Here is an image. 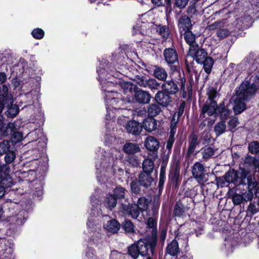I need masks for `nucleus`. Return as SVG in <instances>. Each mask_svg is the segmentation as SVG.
Segmentation results:
<instances>
[{
  "label": "nucleus",
  "instance_id": "1",
  "mask_svg": "<svg viewBox=\"0 0 259 259\" xmlns=\"http://www.w3.org/2000/svg\"><path fill=\"white\" fill-rule=\"evenodd\" d=\"M258 88L255 83L250 80L242 82L235 91L236 98L234 100L233 110L235 115L242 113L247 109L245 101H248L255 95Z\"/></svg>",
  "mask_w": 259,
  "mask_h": 259
},
{
  "label": "nucleus",
  "instance_id": "2",
  "mask_svg": "<svg viewBox=\"0 0 259 259\" xmlns=\"http://www.w3.org/2000/svg\"><path fill=\"white\" fill-rule=\"evenodd\" d=\"M156 247L141 238L127 247V254L133 259H153Z\"/></svg>",
  "mask_w": 259,
  "mask_h": 259
},
{
  "label": "nucleus",
  "instance_id": "3",
  "mask_svg": "<svg viewBox=\"0 0 259 259\" xmlns=\"http://www.w3.org/2000/svg\"><path fill=\"white\" fill-rule=\"evenodd\" d=\"M13 103V96L9 87L6 84L0 86V115H2L3 111L6 108L5 115L8 117H15L19 112V108Z\"/></svg>",
  "mask_w": 259,
  "mask_h": 259
},
{
  "label": "nucleus",
  "instance_id": "4",
  "mask_svg": "<svg viewBox=\"0 0 259 259\" xmlns=\"http://www.w3.org/2000/svg\"><path fill=\"white\" fill-rule=\"evenodd\" d=\"M189 54L196 63L203 65L204 71L207 74L205 77L206 81L208 78V75L211 72L214 63L213 59L208 56L206 51L198 44H195L194 46L191 47V49H189Z\"/></svg>",
  "mask_w": 259,
  "mask_h": 259
},
{
  "label": "nucleus",
  "instance_id": "5",
  "mask_svg": "<svg viewBox=\"0 0 259 259\" xmlns=\"http://www.w3.org/2000/svg\"><path fill=\"white\" fill-rule=\"evenodd\" d=\"M183 75H185L183 69L179 66H173L169 73V78L165 80L161 85V89L171 95L179 92L180 80Z\"/></svg>",
  "mask_w": 259,
  "mask_h": 259
},
{
  "label": "nucleus",
  "instance_id": "6",
  "mask_svg": "<svg viewBox=\"0 0 259 259\" xmlns=\"http://www.w3.org/2000/svg\"><path fill=\"white\" fill-rule=\"evenodd\" d=\"M0 133L3 137L10 138L11 143L13 145L21 142L23 139L22 133L18 131L15 122H8L6 123L4 119L0 126Z\"/></svg>",
  "mask_w": 259,
  "mask_h": 259
},
{
  "label": "nucleus",
  "instance_id": "7",
  "mask_svg": "<svg viewBox=\"0 0 259 259\" xmlns=\"http://www.w3.org/2000/svg\"><path fill=\"white\" fill-rule=\"evenodd\" d=\"M10 171L9 164L0 165V198L5 195L6 189L10 187L13 184Z\"/></svg>",
  "mask_w": 259,
  "mask_h": 259
},
{
  "label": "nucleus",
  "instance_id": "8",
  "mask_svg": "<svg viewBox=\"0 0 259 259\" xmlns=\"http://www.w3.org/2000/svg\"><path fill=\"white\" fill-rule=\"evenodd\" d=\"M193 203L192 198L184 196L176 201L173 210V216L181 218L191 208Z\"/></svg>",
  "mask_w": 259,
  "mask_h": 259
},
{
  "label": "nucleus",
  "instance_id": "9",
  "mask_svg": "<svg viewBox=\"0 0 259 259\" xmlns=\"http://www.w3.org/2000/svg\"><path fill=\"white\" fill-rule=\"evenodd\" d=\"M240 171L234 168H230L225 174L220 177H216L215 182L218 186L224 187L226 183L237 184L239 179Z\"/></svg>",
  "mask_w": 259,
  "mask_h": 259
},
{
  "label": "nucleus",
  "instance_id": "10",
  "mask_svg": "<svg viewBox=\"0 0 259 259\" xmlns=\"http://www.w3.org/2000/svg\"><path fill=\"white\" fill-rule=\"evenodd\" d=\"M146 228L151 229V234H148L143 238L145 241L149 242L152 245L156 247L157 244V220L154 217H149L146 222Z\"/></svg>",
  "mask_w": 259,
  "mask_h": 259
},
{
  "label": "nucleus",
  "instance_id": "11",
  "mask_svg": "<svg viewBox=\"0 0 259 259\" xmlns=\"http://www.w3.org/2000/svg\"><path fill=\"white\" fill-rule=\"evenodd\" d=\"M136 207L135 201L126 199L120 203L119 209L124 215L137 219L139 217V211L137 210Z\"/></svg>",
  "mask_w": 259,
  "mask_h": 259
},
{
  "label": "nucleus",
  "instance_id": "12",
  "mask_svg": "<svg viewBox=\"0 0 259 259\" xmlns=\"http://www.w3.org/2000/svg\"><path fill=\"white\" fill-rule=\"evenodd\" d=\"M164 59L170 67V71L173 66L181 67L179 61V55L175 47L172 45L170 47L166 48L163 52Z\"/></svg>",
  "mask_w": 259,
  "mask_h": 259
},
{
  "label": "nucleus",
  "instance_id": "13",
  "mask_svg": "<svg viewBox=\"0 0 259 259\" xmlns=\"http://www.w3.org/2000/svg\"><path fill=\"white\" fill-rule=\"evenodd\" d=\"M180 183V167L176 164L169 168L167 186L176 190L179 188Z\"/></svg>",
  "mask_w": 259,
  "mask_h": 259
},
{
  "label": "nucleus",
  "instance_id": "14",
  "mask_svg": "<svg viewBox=\"0 0 259 259\" xmlns=\"http://www.w3.org/2000/svg\"><path fill=\"white\" fill-rule=\"evenodd\" d=\"M259 183L254 178L252 179L251 176H248L247 178V185L246 188L247 191L243 193L247 200L252 199L253 195L256 197H259Z\"/></svg>",
  "mask_w": 259,
  "mask_h": 259
},
{
  "label": "nucleus",
  "instance_id": "15",
  "mask_svg": "<svg viewBox=\"0 0 259 259\" xmlns=\"http://www.w3.org/2000/svg\"><path fill=\"white\" fill-rule=\"evenodd\" d=\"M144 146L149 154L152 156L154 159L157 157L160 142L156 138L152 136L147 137L144 141Z\"/></svg>",
  "mask_w": 259,
  "mask_h": 259
},
{
  "label": "nucleus",
  "instance_id": "16",
  "mask_svg": "<svg viewBox=\"0 0 259 259\" xmlns=\"http://www.w3.org/2000/svg\"><path fill=\"white\" fill-rule=\"evenodd\" d=\"M231 100L224 99L219 104H217L216 116H219L221 120H227L232 113L230 109Z\"/></svg>",
  "mask_w": 259,
  "mask_h": 259
},
{
  "label": "nucleus",
  "instance_id": "17",
  "mask_svg": "<svg viewBox=\"0 0 259 259\" xmlns=\"http://www.w3.org/2000/svg\"><path fill=\"white\" fill-rule=\"evenodd\" d=\"M141 112L142 111H140L138 112L137 120L132 119L127 121L126 122L125 130L128 134H131L135 136H139L141 134L142 128L141 123L140 122L141 119L138 118L141 117L140 114Z\"/></svg>",
  "mask_w": 259,
  "mask_h": 259
},
{
  "label": "nucleus",
  "instance_id": "18",
  "mask_svg": "<svg viewBox=\"0 0 259 259\" xmlns=\"http://www.w3.org/2000/svg\"><path fill=\"white\" fill-rule=\"evenodd\" d=\"M154 100L160 105L164 109L171 105L172 102V98L171 94L161 89V90H159L156 93L154 98Z\"/></svg>",
  "mask_w": 259,
  "mask_h": 259
},
{
  "label": "nucleus",
  "instance_id": "19",
  "mask_svg": "<svg viewBox=\"0 0 259 259\" xmlns=\"http://www.w3.org/2000/svg\"><path fill=\"white\" fill-rule=\"evenodd\" d=\"M132 96H133V101L140 104H149L152 98L149 92L144 91L138 87Z\"/></svg>",
  "mask_w": 259,
  "mask_h": 259
},
{
  "label": "nucleus",
  "instance_id": "20",
  "mask_svg": "<svg viewBox=\"0 0 259 259\" xmlns=\"http://www.w3.org/2000/svg\"><path fill=\"white\" fill-rule=\"evenodd\" d=\"M104 98L114 109L122 108L126 102V100L122 98L121 95L118 93H115L114 95H105Z\"/></svg>",
  "mask_w": 259,
  "mask_h": 259
},
{
  "label": "nucleus",
  "instance_id": "21",
  "mask_svg": "<svg viewBox=\"0 0 259 259\" xmlns=\"http://www.w3.org/2000/svg\"><path fill=\"white\" fill-rule=\"evenodd\" d=\"M192 174L198 183L200 184L206 181L205 168L201 163L196 162L194 164L192 167Z\"/></svg>",
  "mask_w": 259,
  "mask_h": 259
},
{
  "label": "nucleus",
  "instance_id": "22",
  "mask_svg": "<svg viewBox=\"0 0 259 259\" xmlns=\"http://www.w3.org/2000/svg\"><path fill=\"white\" fill-rule=\"evenodd\" d=\"M143 112H145V117L141 120H142L141 123L142 128L147 132L151 133L157 128V120L154 117L148 115L146 116V111Z\"/></svg>",
  "mask_w": 259,
  "mask_h": 259
},
{
  "label": "nucleus",
  "instance_id": "23",
  "mask_svg": "<svg viewBox=\"0 0 259 259\" xmlns=\"http://www.w3.org/2000/svg\"><path fill=\"white\" fill-rule=\"evenodd\" d=\"M178 27L181 35L183 32L191 30L192 24L191 18L186 15L181 16L178 21Z\"/></svg>",
  "mask_w": 259,
  "mask_h": 259
},
{
  "label": "nucleus",
  "instance_id": "24",
  "mask_svg": "<svg viewBox=\"0 0 259 259\" xmlns=\"http://www.w3.org/2000/svg\"><path fill=\"white\" fill-rule=\"evenodd\" d=\"M123 151L127 155H135L141 152L138 144L130 142H126L124 145Z\"/></svg>",
  "mask_w": 259,
  "mask_h": 259
},
{
  "label": "nucleus",
  "instance_id": "25",
  "mask_svg": "<svg viewBox=\"0 0 259 259\" xmlns=\"http://www.w3.org/2000/svg\"><path fill=\"white\" fill-rule=\"evenodd\" d=\"M198 137L194 133L192 132L189 136V146L187 151L186 155L190 157L194 152V150L197 145H199L198 142Z\"/></svg>",
  "mask_w": 259,
  "mask_h": 259
},
{
  "label": "nucleus",
  "instance_id": "26",
  "mask_svg": "<svg viewBox=\"0 0 259 259\" xmlns=\"http://www.w3.org/2000/svg\"><path fill=\"white\" fill-rule=\"evenodd\" d=\"M217 103L216 101L210 102L209 104H205L202 107L200 117L207 113L209 116L215 115L216 116Z\"/></svg>",
  "mask_w": 259,
  "mask_h": 259
},
{
  "label": "nucleus",
  "instance_id": "27",
  "mask_svg": "<svg viewBox=\"0 0 259 259\" xmlns=\"http://www.w3.org/2000/svg\"><path fill=\"white\" fill-rule=\"evenodd\" d=\"M140 185L146 188L149 187L154 179L149 172H140L138 177Z\"/></svg>",
  "mask_w": 259,
  "mask_h": 259
},
{
  "label": "nucleus",
  "instance_id": "28",
  "mask_svg": "<svg viewBox=\"0 0 259 259\" xmlns=\"http://www.w3.org/2000/svg\"><path fill=\"white\" fill-rule=\"evenodd\" d=\"M151 202V199H149L145 197H141L138 198V201L136 203V208L139 211V215L140 213H143L148 209L150 204Z\"/></svg>",
  "mask_w": 259,
  "mask_h": 259
},
{
  "label": "nucleus",
  "instance_id": "29",
  "mask_svg": "<svg viewBox=\"0 0 259 259\" xmlns=\"http://www.w3.org/2000/svg\"><path fill=\"white\" fill-rule=\"evenodd\" d=\"M162 107L157 102H155L153 103L149 104L147 108V113L148 116L155 117L159 115L162 112Z\"/></svg>",
  "mask_w": 259,
  "mask_h": 259
},
{
  "label": "nucleus",
  "instance_id": "30",
  "mask_svg": "<svg viewBox=\"0 0 259 259\" xmlns=\"http://www.w3.org/2000/svg\"><path fill=\"white\" fill-rule=\"evenodd\" d=\"M44 178L39 180L37 179L32 181H29L30 182H34L35 186H34V189L33 192V195L39 197L43 194V188L44 185Z\"/></svg>",
  "mask_w": 259,
  "mask_h": 259
},
{
  "label": "nucleus",
  "instance_id": "31",
  "mask_svg": "<svg viewBox=\"0 0 259 259\" xmlns=\"http://www.w3.org/2000/svg\"><path fill=\"white\" fill-rule=\"evenodd\" d=\"M121 228L126 234L136 233V227L133 222L128 219L124 220L121 224Z\"/></svg>",
  "mask_w": 259,
  "mask_h": 259
},
{
  "label": "nucleus",
  "instance_id": "32",
  "mask_svg": "<svg viewBox=\"0 0 259 259\" xmlns=\"http://www.w3.org/2000/svg\"><path fill=\"white\" fill-rule=\"evenodd\" d=\"M116 85L118 84L119 87L124 90L126 93L129 92L131 93V95L133 94L135 90L137 89V85L134 84L131 82L124 81L122 80H118V82H116Z\"/></svg>",
  "mask_w": 259,
  "mask_h": 259
},
{
  "label": "nucleus",
  "instance_id": "33",
  "mask_svg": "<svg viewBox=\"0 0 259 259\" xmlns=\"http://www.w3.org/2000/svg\"><path fill=\"white\" fill-rule=\"evenodd\" d=\"M179 252V244L175 239L168 244L165 249V252L173 256L177 255Z\"/></svg>",
  "mask_w": 259,
  "mask_h": 259
},
{
  "label": "nucleus",
  "instance_id": "34",
  "mask_svg": "<svg viewBox=\"0 0 259 259\" xmlns=\"http://www.w3.org/2000/svg\"><path fill=\"white\" fill-rule=\"evenodd\" d=\"M121 228V224L116 219H112L107 221L106 229L110 233H117Z\"/></svg>",
  "mask_w": 259,
  "mask_h": 259
},
{
  "label": "nucleus",
  "instance_id": "35",
  "mask_svg": "<svg viewBox=\"0 0 259 259\" xmlns=\"http://www.w3.org/2000/svg\"><path fill=\"white\" fill-rule=\"evenodd\" d=\"M153 75L158 80L164 82L167 77V73L164 68L156 66L154 69Z\"/></svg>",
  "mask_w": 259,
  "mask_h": 259
},
{
  "label": "nucleus",
  "instance_id": "36",
  "mask_svg": "<svg viewBox=\"0 0 259 259\" xmlns=\"http://www.w3.org/2000/svg\"><path fill=\"white\" fill-rule=\"evenodd\" d=\"M159 206L160 203L158 201L154 200L152 203L151 202L148 209L146 211L147 215L151 217H156L158 213Z\"/></svg>",
  "mask_w": 259,
  "mask_h": 259
},
{
  "label": "nucleus",
  "instance_id": "37",
  "mask_svg": "<svg viewBox=\"0 0 259 259\" xmlns=\"http://www.w3.org/2000/svg\"><path fill=\"white\" fill-rule=\"evenodd\" d=\"M28 218V212L24 210H21L14 217L13 221L16 225H22L26 221Z\"/></svg>",
  "mask_w": 259,
  "mask_h": 259
},
{
  "label": "nucleus",
  "instance_id": "38",
  "mask_svg": "<svg viewBox=\"0 0 259 259\" xmlns=\"http://www.w3.org/2000/svg\"><path fill=\"white\" fill-rule=\"evenodd\" d=\"M184 39L186 42L189 45V49H191L192 46H194L195 44L196 36L192 32L191 30L187 31L183 33Z\"/></svg>",
  "mask_w": 259,
  "mask_h": 259
},
{
  "label": "nucleus",
  "instance_id": "39",
  "mask_svg": "<svg viewBox=\"0 0 259 259\" xmlns=\"http://www.w3.org/2000/svg\"><path fill=\"white\" fill-rule=\"evenodd\" d=\"M155 29L156 32H158L164 39H166L168 38L170 30L168 26L162 25L161 24L156 25Z\"/></svg>",
  "mask_w": 259,
  "mask_h": 259
},
{
  "label": "nucleus",
  "instance_id": "40",
  "mask_svg": "<svg viewBox=\"0 0 259 259\" xmlns=\"http://www.w3.org/2000/svg\"><path fill=\"white\" fill-rule=\"evenodd\" d=\"M201 153L202 155V158L204 159H209L211 158L214 154L216 151L213 148L211 147L209 145L205 146L201 149Z\"/></svg>",
  "mask_w": 259,
  "mask_h": 259
},
{
  "label": "nucleus",
  "instance_id": "41",
  "mask_svg": "<svg viewBox=\"0 0 259 259\" xmlns=\"http://www.w3.org/2000/svg\"><path fill=\"white\" fill-rule=\"evenodd\" d=\"M226 120H221L214 126V132L217 137H219L226 132Z\"/></svg>",
  "mask_w": 259,
  "mask_h": 259
},
{
  "label": "nucleus",
  "instance_id": "42",
  "mask_svg": "<svg viewBox=\"0 0 259 259\" xmlns=\"http://www.w3.org/2000/svg\"><path fill=\"white\" fill-rule=\"evenodd\" d=\"M115 83L113 82L106 81L104 83L102 88V90L107 95H114L115 93H118L114 88H116Z\"/></svg>",
  "mask_w": 259,
  "mask_h": 259
},
{
  "label": "nucleus",
  "instance_id": "43",
  "mask_svg": "<svg viewBox=\"0 0 259 259\" xmlns=\"http://www.w3.org/2000/svg\"><path fill=\"white\" fill-rule=\"evenodd\" d=\"M143 170L141 172L152 174L154 169V162L149 159H145L142 163Z\"/></svg>",
  "mask_w": 259,
  "mask_h": 259
},
{
  "label": "nucleus",
  "instance_id": "44",
  "mask_svg": "<svg viewBox=\"0 0 259 259\" xmlns=\"http://www.w3.org/2000/svg\"><path fill=\"white\" fill-rule=\"evenodd\" d=\"M117 203V199L112 194H108L107 195L105 200V204L108 209L112 210L116 206Z\"/></svg>",
  "mask_w": 259,
  "mask_h": 259
},
{
  "label": "nucleus",
  "instance_id": "45",
  "mask_svg": "<svg viewBox=\"0 0 259 259\" xmlns=\"http://www.w3.org/2000/svg\"><path fill=\"white\" fill-rule=\"evenodd\" d=\"M258 211V208L256 207V205L254 203H250L248 206L247 210L246 211V214L245 219L247 221L250 220L252 216Z\"/></svg>",
  "mask_w": 259,
  "mask_h": 259
},
{
  "label": "nucleus",
  "instance_id": "46",
  "mask_svg": "<svg viewBox=\"0 0 259 259\" xmlns=\"http://www.w3.org/2000/svg\"><path fill=\"white\" fill-rule=\"evenodd\" d=\"M125 160L133 167H135L139 166L141 163L140 159L137 154L126 155L125 156Z\"/></svg>",
  "mask_w": 259,
  "mask_h": 259
},
{
  "label": "nucleus",
  "instance_id": "47",
  "mask_svg": "<svg viewBox=\"0 0 259 259\" xmlns=\"http://www.w3.org/2000/svg\"><path fill=\"white\" fill-rule=\"evenodd\" d=\"M10 140H3L0 143V155H2L6 154L8 151L13 149V147H11L10 143Z\"/></svg>",
  "mask_w": 259,
  "mask_h": 259
},
{
  "label": "nucleus",
  "instance_id": "48",
  "mask_svg": "<svg viewBox=\"0 0 259 259\" xmlns=\"http://www.w3.org/2000/svg\"><path fill=\"white\" fill-rule=\"evenodd\" d=\"M239 124L238 117H232L228 122L229 131L234 133L237 130V127Z\"/></svg>",
  "mask_w": 259,
  "mask_h": 259
},
{
  "label": "nucleus",
  "instance_id": "49",
  "mask_svg": "<svg viewBox=\"0 0 259 259\" xmlns=\"http://www.w3.org/2000/svg\"><path fill=\"white\" fill-rule=\"evenodd\" d=\"M186 79L185 75H183L182 78L180 80V84L179 85V93L180 96L183 99H186L187 96V91L185 89V84Z\"/></svg>",
  "mask_w": 259,
  "mask_h": 259
},
{
  "label": "nucleus",
  "instance_id": "50",
  "mask_svg": "<svg viewBox=\"0 0 259 259\" xmlns=\"http://www.w3.org/2000/svg\"><path fill=\"white\" fill-rule=\"evenodd\" d=\"M126 190L121 186H117L113 192V195L117 200L124 198Z\"/></svg>",
  "mask_w": 259,
  "mask_h": 259
},
{
  "label": "nucleus",
  "instance_id": "51",
  "mask_svg": "<svg viewBox=\"0 0 259 259\" xmlns=\"http://www.w3.org/2000/svg\"><path fill=\"white\" fill-rule=\"evenodd\" d=\"M248 151L252 154L259 153V142L253 141L248 144Z\"/></svg>",
  "mask_w": 259,
  "mask_h": 259
},
{
  "label": "nucleus",
  "instance_id": "52",
  "mask_svg": "<svg viewBox=\"0 0 259 259\" xmlns=\"http://www.w3.org/2000/svg\"><path fill=\"white\" fill-rule=\"evenodd\" d=\"M140 186L137 180L132 181L130 184L132 193L135 195L140 194L141 191Z\"/></svg>",
  "mask_w": 259,
  "mask_h": 259
},
{
  "label": "nucleus",
  "instance_id": "53",
  "mask_svg": "<svg viewBox=\"0 0 259 259\" xmlns=\"http://www.w3.org/2000/svg\"><path fill=\"white\" fill-rule=\"evenodd\" d=\"M4 160L6 164L12 163L16 158V154L15 151L12 149L5 154Z\"/></svg>",
  "mask_w": 259,
  "mask_h": 259
},
{
  "label": "nucleus",
  "instance_id": "54",
  "mask_svg": "<svg viewBox=\"0 0 259 259\" xmlns=\"http://www.w3.org/2000/svg\"><path fill=\"white\" fill-rule=\"evenodd\" d=\"M232 199L233 203L235 205L240 204L243 202V201H247V198L245 195L243 196L242 195H240L236 193H235L234 194H233L232 196Z\"/></svg>",
  "mask_w": 259,
  "mask_h": 259
},
{
  "label": "nucleus",
  "instance_id": "55",
  "mask_svg": "<svg viewBox=\"0 0 259 259\" xmlns=\"http://www.w3.org/2000/svg\"><path fill=\"white\" fill-rule=\"evenodd\" d=\"M180 120L179 119H176L175 116H173L170 121V132L169 136H175L177 127V124Z\"/></svg>",
  "mask_w": 259,
  "mask_h": 259
},
{
  "label": "nucleus",
  "instance_id": "56",
  "mask_svg": "<svg viewBox=\"0 0 259 259\" xmlns=\"http://www.w3.org/2000/svg\"><path fill=\"white\" fill-rule=\"evenodd\" d=\"M175 141V136H169L166 142V151L167 155L168 156L171 153V149Z\"/></svg>",
  "mask_w": 259,
  "mask_h": 259
},
{
  "label": "nucleus",
  "instance_id": "57",
  "mask_svg": "<svg viewBox=\"0 0 259 259\" xmlns=\"http://www.w3.org/2000/svg\"><path fill=\"white\" fill-rule=\"evenodd\" d=\"M31 34L34 38L40 39L44 37L45 31L41 28H36L32 30Z\"/></svg>",
  "mask_w": 259,
  "mask_h": 259
},
{
  "label": "nucleus",
  "instance_id": "58",
  "mask_svg": "<svg viewBox=\"0 0 259 259\" xmlns=\"http://www.w3.org/2000/svg\"><path fill=\"white\" fill-rule=\"evenodd\" d=\"M217 95V88L210 87L208 88L207 91V95L208 96V99L210 101V102L215 101L214 99L216 98Z\"/></svg>",
  "mask_w": 259,
  "mask_h": 259
},
{
  "label": "nucleus",
  "instance_id": "59",
  "mask_svg": "<svg viewBox=\"0 0 259 259\" xmlns=\"http://www.w3.org/2000/svg\"><path fill=\"white\" fill-rule=\"evenodd\" d=\"M162 7L165 8V12L166 15H170L173 10V6L172 5V0H164Z\"/></svg>",
  "mask_w": 259,
  "mask_h": 259
},
{
  "label": "nucleus",
  "instance_id": "60",
  "mask_svg": "<svg viewBox=\"0 0 259 259\" xmlns=\"http://www.w3.org/2000/svg\"><path fill=\"white\" fill-rule=\"evenodd\" d=\"M186 105V103L185 101H181L180 105L178 108V111H176L174 115V116H175V117L176 116H177V119H180V117L182 116V115L184 112Z\"/></svg>",
  "mask_w": 259,
  "mask_h": 259
},
{
  "label": "nucleus",
  "instance_id": "61",
  "mask_svg": "<svg viewBox=\"0 0 259 259\" xmlns=\"http://www.w3.org/2000/svg\"><path fill=\"white\" fill-rule=\"evenodd\" d=\"M189 0H175L173 4V8H179L180 10L183 9L188 4Z\"/></svg>",
  "mask_w": 259,
  "mask_h": 259
},
{
  "label": "nucleus",
  "instance_id": "62",
  "mask_svg": "<svg viewBox=\"0 0 259 259\" xmlns=\"http://www.w3.org/2000/svg\"><path fill=\"white\" fill-rule=\"evenodd\" d=\"M230 34V31L227 28H219L217 31V35L221 39L224 38Z\"/></svg>",
  "mask_w": 259,
  "mask_h": 259
},
{
  "label": "nucleus",
  "instance_id": "63",
  "mask_svg": "<svg viewBox=\"0 0 259 259\" xmlns=\"http://www.w3.org/2000/svg\"><path fill=\"white\" fill-rule=\"evenodd\" d=\"M160 83L158 82L155 79H149L147 80V85L151 89H157L159 87Z\"/></svg>",
  "mask_w": 259,
  "mask_h": 259
},
{
  "label": "nucleus",
  "instance_id": "64",
  "mask_svg": "<svg viewBox=\"0 0 259 259\" xmlns=\"http://www.w3.org/2000/svg\"><path fill=\"white\" fill-rule=\"evenodd\" d=\"M198 224L196 228L195 229L194 232L197 237H199L202 234H204V225L201 223H197Z\"/></svg>",
  "mask_w": 259,
  "mask_h": 259
}]
</instances>
